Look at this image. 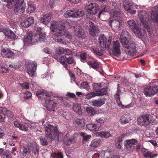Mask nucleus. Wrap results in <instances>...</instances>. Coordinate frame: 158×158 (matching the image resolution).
<instances>
[{"label":"nucleus","mask_w":158,"mask_h":158,"mask_svg":"<svg viewBox=\"0 0 158 158\" xmlns=\"http://www.w3.org/2000/svg\"><path fill=\"white\" fill-rule=\"evenodd\" d=\"M89 85L87 82H83L81 83V88L84 89H87L89 87Z\"/></svg>","instance_id":"nucleus-62"},{"label":"nucleus","mask_w":158,"mask_h":158,"mask_svg":"<svg viewBox=\"0 0 158 158\" xmlns=\"http://www.w3.org/2000/svg\"><path fill=\"white\" fill-rule=\"evenodd\" d=\"M73 110L79 115L82 114L81 106L79 104H76L73 105Z\"/></svg>","instance_id":"nucleus-34"},{"label":"nucleus","mask_w":158,"mask_h":158,"mask_svg":"<svg viewBox=\"0 0 158 158\" xmlns=\"http://www.w3.org/2000/svg\"><path fill=\"white\" fill-rule=\"evenodd\" d=\"M110 152L108 150H102L100 151H98L97 152L95 153L92 155V158H99L100 156L102 158L105 157L106 156H109Z\"/></svg>","instance_id":"nucleus-14"},{"label":"nucleus","mask_w":158,"mask_h":158,"mask_svg":"<svg viewBox=\"0 0 158 158\" xmlns=\"http://www.w3.org/2000/svg\"><path fill=\"white\" fill-rule=\"evenodd\" d=\"M51 156L52 158H63V157L62 154L61 152L57 153H53L51 154Z\"/></svg>","instance_id":"nucleus-46"},{"label":"nucleus","mask_w":158,"mask_h":158,"mask_svg":"<svg viewBox=\"0 0 158 158\" xmlns=\"http://www.w3.org/2000/svg\"><path fill=\"white\" fill-rule=\"evenodd\" d=\"M55 50L56 53L60 55L63 54L64 48L59 46L56 47Z\"/></svg>","instance_id":"nucleus-45"},{"label":"nucleus","mask_w":158,"mask_h":158,"mask_svg":"<svg viewBox=\"0 0 158 158\" xmlns=\"http://www.w3.org/2000/svg\"><path fill=\"white\" fill-rule=\"evenodd\" d=\"M73 28L74 29L75 35L80 39H83L85 37V33L81 28H75L73 26Z\"/></svg>","instance_id":"nucleus-20"},{"label":"nucleus","mask_w":158,"mask_h":158,"mask_svg":"<svg viewBox=\"0 0 158 158\" xmlns=\"http://www.w3.org/2000/svg\"><path fill=\"white\" fill-rule=\"evenodd\" d=\"M138 141L135 139L126 140L124 142L126 149L130 151H133L135 149V145L137 144Z\"/></svg>","instance_id":"nucleus-9"},{"label":"nucleus","mask_w":158,"mask_h":158,"mask_svg":"<svg viewBox=\"0 0 158 158\" xmlns=\"http://www.w3.org/2000/svg\"><path fill=\"white\" fill-rule=\"evenodd\" d=\"M123 4L125 10L131 14L135 13L136 10L133 9V2L130 0H123Z\"/></svg>","instance_id":"nucleus-10"},{"label":"nucleus","mask_w":158,"mask_h":158,"mask_svg":"<svg viewBox=\"0 0 158 158\" xmlns=\"http://www.w3.org/2000/svg\"><path fill=\"white\" fill-rule=\"evenodd\" d=\"M20 85L22 89H28L29 88V85L27 82H25L20 83Z\"/></svg>","instance_id":"nucleus-54"},{"label":"nucleus","mask_w":158,"mask_h":158,"mask_svg":"<svg viewBox=\"0 0 158 158\" xmlns=\"http://www.w3.org/2000/svg\"><path fill=\"white\" fill-rule=\"evenodd\" d=\"M6 113L8 117H11V112L7 110L6 108L2 107H0V121L4 122L5 120V113Z\"/></svg>","instance_id":"nucleus-16"},{"label":"nucleus","mask_w":158,"mask_h":158,"mask_svg":"<svg viewBox=\"0 0 158 158\" xmlns=\"http://www.w3.org/2000/svg\"><path fill=\"white\" fill-rule=\"evenodd\" d=\"M158 92V87L148 86L145 87L143 90L144 94L146 97L152 96Z\"/></svg>","instance_id":"nucleus-8"},{"label":"nucleus","mask_w":158,"mask_h":158,"mask_svg":"<svg viewBox=\"0 0 158 158\" xmlns=\"http://www.w3.org/2000/svg\"><path fill=\"white\" fill-rule=\"evenodd\" d=\"M38 146L35 144L33 145L32 147V150H33V152L34 154H36L38 152Z\"/></svg>","instance_id":"nucleus-58"},{"label":"nucleus","mask_w":158,"mask_h":158,"mask_svg":"<svg viewBox=\"0 0 158 158\" xmlns=\"http://www.w3.org/2000/svg\"><path fill=\"white\" fill-rule=\"evenodd\" d=\"M73 140L70 139H68L67 136L64 137V142L66 145H69L71 144L73 141Z\"/></svg>","instance_id":"nucleus-44"},{"label":"nucleus","mask_w":158,"mask_h":158,"mask_svg":"<svg viewBox=\"0 0 158 158\" xmlns=\"http://www.w3.org/2000/svg\"><path fill=\"white\" fill-rule=\"evenodd\" d=\"M99 9V6L97 4L91 3L87 6L86 12L90 15H94L97 13Z\"/></svg>","instance_id":"nucleus-11"},{"label":"nucleus","mask_w":158,"mask_h":158,"mask_svg":"<svg viewBox=\"0 0 158 158\" xmlns=\"http://www.w3.org/2000/svg\"><path fill=\"white\" fill-rule=\"evenodd\" d=\"M32 96L31 93L28 91H27L24 94V98L26 99L30 98Z\"/></svg>","instance_id":"nucleus-57"},{"label":"nucleus","mask_w":158,"mask_h":158,"mask_svg":"<svg viewBox=\"0 0 158 158\" xmlns=\"http://www.w3.org/2000/svg\"><path fill=\"white\" fill-rule=\"evenodd\" d=\"M45 132L46 137L50 142L53 141L56 143L57 144L63 139V134L58 131L56 127L52 125L46 127H45Z\"/></svg>","instance_id":"nucleus-3"},{"label":"nucleus","mask_w":158,"mask_h":158,"mask_svg":"<svg viewBox=\"0 0 158 158\" xmlns=\"http://www.w3.org/2000/svg\"><path fill=\"white\" fill-rule=\"evenodd\" d=\"M56 102L53 100L45 98L44 106L48 110L53 111L54 108L56 106Z\"/></svg>","instance_id":"nucleus-12"},{"label":"nucleus","mask_w":158,"mask_h":158,"mask_svg":"<svg viewBox=\"0 0 158 158\" xmlns=\"http://www.w3.org/2000/svg\"><path fill=\"white\" fill-rule=\"evenodd\" d=\"M25 64L27 66V71L29 75L31 77L36 76V70L37 64L35 62H29L28 60H26Z\"/></svg>","instance_id":"nucleus-7"},{"label":"nucleus","mask_w":158,"mask_h":158,"mask_svg":"<svg viewBox=\"0 0 158 158\" xmlns=\"http://www.w3.org/2000/svg\"><path fill=\"white\" fill-rule=\"evenodd\" d=\"M25 5L16 4L14 9V11L16 14H21L25 11Z\"/></svg>","instance_id":"nucleus-23"},{"label":"nucleus","mask_w":158,"mask_h":158,"mask_svg":"<svg viewBox=\"0 0 158 158\" xmlns=\"http://www.w3.org/2000/svg\"><path fill=\"white\" fill-rule=\"evenodd\" d=\"M107 88L106 87L105 88H102L100 90L96 91L97 96L106 95L107 94Z\"/></svg>","instance_id":"nucleus-35"},{"label":"nucleus","mask_w":158,"mask_h":158,"mask_svg":"<svg viewBox=\"0 0 158 158\" xmlns=\"http://www.w3.org/2000/svg\"><path fill=\"white\" fill-rule=\"evenodd\" d=\"M4 32H5V35L7 36L9 39L15 40L17 38V36L12 31L10 30L7 29V30H5Z\"/></svg>","instance_id":"nucleus-29"},{"label":"nucleus","mask_w":158,"mask_h":158,"mask_svg":"<svg viewBox=\"0 0 158 158\" xmlns=\"http://www.w3.org/2000/svg\"><path fill=\"white\" fill-rule=\"evenodd\" d=\"M62 25L65 26V27L68 28H72V22L71 21L69 22H66L65 23V24H63L61 23Z\"/></svg>","instance_id":"nucleus-61"},{"label":"nucleus","mask_w":158,"mask_h":158,"mask_svg":"<svg viewBox=\"0 0 158 158\" xmlns=\"http://www.w3.org/2000/svg\"><path fill=\"white\" fill-rule=\"evenodd\" d=\"M28 6V7L27 9V11L28 13H31L35 10V8L31 4H29Z\"/></svg>","instance_id":"nucleus-50"},{"label":"nucleus","mask_w":158,"mask_h":158,"mask_svg":"<svg viewBox=\"0 0 158 158\" xmlns=\"http://www.w3.org/2000/svg\"><path fill=\"white\" fill-rule=\"evenodd\" d=\"M102 85L101 83H95L93 85V89L95 90L98 91L102 87Z\"/></svg>","instance_id":"nucleus-51"},{"label":"nucleus","mask_w":158,"mask_h":158,"mask_svg":"<svg viewBox=\"0 0 158 158\" xmlns=\"http://www.w3.org/2000/svg\"><path fill=\"white\" fill-rule=\"evenodd\" d=\"M121 42L123 47L129 50L128 52L131 54L136 52L135 44L133 41L130 40L129 38L128 33L127 31H123L120 38Z\"/></svg>","instance_id":"nucleus-4"},{"label":"nucleus","mask_w":158,"mask_h":158,"mask_svg":"<svg viewBox=\"0 0 158 158\" xmlns=\"http://www.w3.org/2000/svg\"><path fill=\"white\" fill-rule=\"evenodd\" d=\"M95 122L97 123L102 124L105 123V119L103 118H97L95 119Z\"/></svg>","instance_id":"nucleus-60"},{"label":"nucleus","mask_w":158,"mask_h":158,"mask_svg":"<svg viewBox=\"0 0 158 158\" xmlns=\"http://www.w3.org/2000/svg\"><path fill=\"white\" fill-rule=\"evenodd\" d=\"M80 135L83 137L82 140L83 143H85L91 137L90 135H87L86 133L84 132H81Z\"/></svg>","instance_id":"nucleus-39"},{"label":"nucleus","mask_w":158,"mask_h":158,"mask_svg":"<svg viewBox=\"0 0 158 158\" xmlns=\"http://www.w3.org/2000/svg\"><path fill=\"white\" fill-rule=\"evenodd\" d=\"M89 29L90 34L93 35L95 34V33L97 32L98 30L97 27L91 21L89 22Z\"/></svg>","instance_id":"nucleus-27"},{"label":"nucleus","mask_w":158,"mask_h":158,"mask_svg":"<svg viewBox=\"0 0 158 158\" xmlns=\"http://www.w3.org/2000/svg\"><path fill=\"white\" fill-rule=\"evenodd\" d=\"M116 98V102L118 103V106H120L122 108H123L124 105H123L121 103L120 101V96H115Z\"/></svg>","instance_id":"nucleus-63"},{"label":"nucleus","mask_w":158,"mask_h":158,"mask_svg":"<svg viewBox=\"0 0 158 158\" xmlns=\"http://www.w3.org/2000/svg\"><path fill=\"white\" fill-rule=\"evenodd\" d=\"M75 125L79 127H83L85 124V120L84 118H77L75 121Z\"/></svg>","instance_id":"nucleus-33"},{"label":"nucleus","mask_w":158,"mask_h":158,"mask_svg":"<svg viewBox=\"0 0 158 158\" xmlns=\"http://www.w3.org/2000/svg\"><path fill=\"white\" fill-rule=\"evenodd\" d=\"M1 54L3 57L8 58H12L15 53L11 50L8 48H3L1 51Z\"/></svg>","instance_id":"nucleus-15"},{"label":"nucleus","mask_w":158,"mask_h":158,"mask_svg":"<svg viewBox=\"0 0 158 158\" xmlns=\"http://www.w3.org/2000/svg\"><path fill=\"white\" fill-rule=\"evenodd\" d=\"M26 124H21L19 129L22 131H27L28 130Z\"/></svg>","instance_id":"nucleus-59"},{"label":"nucleus","mask_w":158,"mask_h":158,"mask_svg":"<svg viewBox=\"0 0 158 158\" xmlns=\"http://www.w3.org/2000/svg\"><path fill=\"white\" fill-rule=\"evenodd\" d=\"M101 142L99 139H95L93 140L89 145V149L93 150L94 149L99 147L101 145Z\"/></svg>","instance_id":"nucleus-19"},{"label":"nucleus","mask_w":158,"mask_h":158,"mask_svg":"<svg viewBox=\"0 0 158 158\" xmlns=\"http://www.w3.org/2000/svg\"><path fill=\"white\" fill-rule=\"evenodd\" d=\"M99 44V48L102 52L105 51L106 49L110 52L112 53L115 56L118 57L121 54L120 44L118 41L113 42L111 45H110L112 41V38L109 37L108 40L106 37L103 34H101L98 38Z\"/></svg>","instance_id":"nucleus-2"},{"label":"nucleus","mask_w":158,"mask_h":158,"mask_svg":"<svg viewBox=\"0 0 158 158\" xmlns=\"http://www.w3.org/2000/svg\"><path fill=\"white\" fill-rule=\"evenodd\" d=\"M86 127L89 131L95 132L101 129V125L97 123H89L87 124Z\"/></svg>","instance_id":"nucleus-21"},{"label":"nucleus","mask_w":158,"mask_h":158,"mask_svg":"<svg viewBox=\"0 0 158 158\" xmlns=\"http://www.w3.org/2000/svg\"><path fill=\"white\" fill-rule=\"evenodd\" d=\"M127 136L125 134L120 135V136L117 137L115 140V144L116 148L118 149H120L122 146V142L123 139Z\"/></svg>","instance_id":"nucleus-18"},{"label":"nucleus","mask_w":158,"mask_h":158,"mask_svg":"<svg viewBox=\"0 0 158 158\" xmlns=\"http://www.w3.org/2000/svg\"><path fill=\"white\" fill-rule=\"evenodd\" d=\"M24 43L28 44H33V40L32 37V34L31 33H28L24 37Z\"/></svg>","instance_id":"nucleus-30"},{"label":"nucleus","mask_w":158,"mask_h":158,"mask_svg":"<svg viewBox=\"0 0 158 158\" xmlns=\"http://www.w3.org/2000/svg\"><path fill=\"white\" fill-rule=\"evenodd\" d=\"M80 57L81 61L85 62L86 61V53L84 52L81 53L80 55Z\"/></svg>","instance_id":"nucleus-52"},{"label":"nucleus","mask_w":158,"mask_h":158,"mask_svg":"<svg viewBox=\"0 0 158 158\" xmlns=\"http://www.w3.org/2000/svg\"><path fill=\"white\" fill-rule=\"evenodd\" d=\"M129 120L127 118L123 117L121 118L119 121L120 123L122 125H124L129 122Z\"/></svg>","instance_id":"nucleus-49"},{"label":"nucleus","mask_w":158,"mask_h":158,"mask_svg":"<svg viewBox=\"0 0 158 158\" xmlns=\"http://www.w3.org/2000/svg\"><path fill=\"white\" fill-rule=\"evenodd\" d=\"M86 111L90 116H92L96 114V111L95 109L92 107H87L86 108Z\"/></svg>","instance_id":"nucleus-40"},{"label":"nucleus","mask_w":158,"mask_h":158,"mask_svg":"<svg viewBox=\"0 0 158 158\" xmlns=\"http://www.w3.org/2000/svg\"><path fill=\"white\" fill-rule=\"evenodd\" d=\"M74 9L72 10H68L64 15V16L66 18L70 17L74 18Z\"/></svg>","instance_id":"nucleus-37"},{"label":"nucleus","mask_w":158,"mask_h":158,"mask_svg":"<svg viewBox=\"0 0 158 158\" xmlns=\"http://www.w3.org/2000/svg\"><path fill=\"white\" fill-rule=\"evenodd\" d=\"M40 139L42 145L44 146L48 144V141L45 138L40 137Z\"/></svg>","instance_id":"nucleus-56"},{"label":"nucleus","mask_w":158,"mask_h":158,"mask_svg":"<svg viewBox=\"0 0 158 158\" xmlns=\"http://www.w3.org/2000/svg\"><path fill=\"white\" fill-rule=\"evenodd\" d=\"M68 114V112H66L63 110H60L59 111L58 114L60 116L63 117L65 118L66 119V116Z\"/></svg>","instance_id":"nucleus-48"},{"label":"nucleus","mask_w":158,"mask_h":158,"mask_svg":"<svg viewBox=\"0 0 158 158\" xmlns=\"http://www.w3.org/2000/svg\"><path fill=\"white\" fill-rule=\"evenodd\" d=\"M152 122V116L148 114H143L139 116L137 119L138 125L145 127L150 125Z\"/></svg>","instance_id":"nucleus-5"},{"label":"nucleus","mask_w":158,"mask_h":158,"mask_svg":"<svg viewBox=\"0 0 158 158\" xmlns=\"http://www.w3.org/2000/svg\"><path fill=\"white\" fill-rule=\"evenodd\" d=\"M32 37L33 44H34L35 43L43 41L45 37V36L44 35H42L41 36L40 35L35 34L34 35H32Z\"/></svg>","instance_id":"nucleus-26"},{"label":"nucleus","mask_w":158,"mask_h":158,"mask_svg":"<svg viewBox=\"0 0 158 158\" xmlns=\"http://www.w3.org/2000/svg\"><path fill=\"white\" fill-rule=\"evenodd\" d=\"M151 18L154 22L158 23V5L155 6L152 9Z\"/></svg>","instance_id":"nucleus-22"},{"label":"nucleus","mask_w":158,"mask_h":158,"mask_svg":"<svg viewBox=\"0 0 158 158\" xmlns=\"http://www.w3.org/2000/svg\"><path fill=\"white\" fill-rule=\"evenodd\" d=\"M34 20L33 17H29L27 19L21 23L20 24L22 26L25 27H28L29 26L32 24L34 23Z\"/></svg>","instance_id":"nucleus-24"},{"label":"nucleus","mask_w":158,"mask_h":158,"mask_svg":"<svg viewBox=\"0 0 158 158\" xmlns=\"http://www.w3.org/2000/svg\"><path fill=\"white\" fill-rule=\"evenodd\" d=\"M59 60L66 69H68V65L66 63L67 58L65 56H61L59 58Z\"/></svg>","instance_id":"nucleus-36"},{"label":"nucleus","mask_w":158,"mask_h":158,"mask_svg":"<svg viewBox=\"0 0 158 158\" xmlns=\"http://www.w3.org/2000/svg\"><path fill=\"white\" fill-rule=\"evenodd\" d=\"M143 156L145 157H150V158H153L154 157H156V155L155 154L153 155L152 152L148 151L144 153L143 155Z\"/></svg>","instance_id":"nucleus-47"},{"label":"nucleus","mask_w":158,"mask_h":158,"mask_svg":"<svg viewBox=\"0 0 158 158\" xmlns=\"http://www.w3.org/2000/svg\"><path fill=\"white\" fill-rule=\"evenodd\" d=\"M112 5L115 8H117L120 7L121 3L116 1L112 2Z\"/></svg>","instance_id":"nucleus-64"},{"label":"nucleus","mask_w":158,"mask_h":158,"mask_svg":"<svg viewBox=\"0 0 158 158\" xmlns=\"http://www.w3.org/2000/svg\"><path fill=\"white\" fill-rule=\"evenodd\" d=\"M102 10H100L99 12L98 16V18H99L100 16L103 12H108L109 10V7L107 6H104L102 7Z\"/></svg>","instance_id":"nucleus-41"},{"label":"nucleus","mask_w":158,"mask_h":158,"mask_svg":"<svg viewBox=\"0 0 158 158\" xmlns=\"http://www.w3.org/2000/svg\"><path fill=\"white\" fill-rule=\"evenodd\" d=\"M138 16L141 22L144 27L147 26V21L148 20V15L146 11H142L139 13Z\"/></svg>","instance_id":"nucleus-13"},{"label":"nucleus","mask_w":158,"mask_h":158,"mask_svg":"<svg viewBox=\"0 0 158 158\" xmlns=\"http://www.w3.org/2000/svg\"><path fill=\"white\" fill-rule=\"evenodd\" d=\"M74 18H79L83 16L84 14L83 11L79 10L77 9H74Z\"/></svg>","instance_id":"nucleus-38"},{"label":"nucleus","mask_w":158,"mask_h":158,"mask_svg":"<svg viewBox=\"0 0 158 158\" xmlns=\"http://www.w3.org/2000/svg\"><path fill=\"white\" fill-rule=\"evenodd\" d=\"M87 64L89 65L94 69H97L99 67V64L97 61L94 59L92 60L89 61L87 62Z\"/></svg>","instance_id":"nucleus-32"},{"label":"nucleus","mask_w":158,"mask_h":158,"mask_svg":"<svg viewBox=\"0 0 158 158\" xmlns=\"http://www.w3.org/2000/svg\"><path fill=\"white\" fill-rule=\"evenodd\" d=\"M23 153L24 155H26L29 153V149L27 145H24L23 147Z\"/></svg>","instance_id":"nucleus-53"},{"label":"nucleus","mask_w":158,"mask_h":158,"mask_svg":"<svg viewBox=\"0 0 158 158\" xmlns=\"http://www.w3.org/2000/svg\"><path fill=\"white\" fill-rule=\"evenodd\" d=\"M9 70L8 69L4 66L3 64L0 63V73H7L8 72Z\"/></svg>","instance_id":"nucleus-43"},{"label":"nucleus","mask_w":158,"mask_h":158,"mask_svg":"<svg viewBox=\"0 0 158 158\" xmlns=\"http://www.w3.org/2000/svg\"><path fill=\"white\" fill-rule=\"evenodd\" d=\"M50 29L53 32L52 38L56 42L63 44H67L68 41L62 38V36L64 35L68 39H71V34L67 32L65 29V26L62 24L60 21L53 20L51 21Z\"/></svg>","instance_id":"nucleus-1"},{"label":"nucleus","mask_w":158,"mask_h":158,"mask_svg":"<svg viewBox=\"0 0 158 158\" xmlns=\"http://www.w3.org/2000/svg\"><path fill=\"white\" fill-rule=\"evenodd\" d=\"M108 23L110 26L115 30H119L121 26L122 25V22L121 20H114L112 21L109 20Z\"/></svg>","instance_id":"nucleus-17"},{"label":"nucleus","mask_w":158,"mask_h":158,"mask_svg":"<svg viewBox=\"0 0 158 158\" xmlns=\"http://www.w3.org/2000/svg\"><path fill=\"white\" fill-rule=\"evenodd\" d=\"M97 135L101 138H108L110 137L111 135L109 131H103L98 132Z\"/></svg>","instance_id":"nucleus-31"},{"label":"nucleus","mask_w":158,"mask_h":158,"mask_svg":"<svg viewBox=\"0 0 158 158\" xmlns=\"http://www.w3.org/2000/svg\"><path fill=\"white\" fill-rule=\"evenodd\" d=\"M127 23L129 27L137 36L139 38L142 37L143 35L141 32V29L134 20L131 19L128 20Z\"/></svg>","instance_id":"nucleus-6"},{"label":"nucleus","mask_w":158,"mask_h":158,"mask_svg":"<svg viewBox=\"0 0 158 158\" xmlns=\"http://www.w3.org/2000/svg\"><path fill=\"white\" fill-rule=\"evenodd\" d=\"M51 13H48L44 15L41 19V22L45 24H48L50 21L52 16Z\"/></svg>","instance_id":"nucleus-28"},{"label":"nucleus","mask_w":158,"mask_h":158,"mask_svg":"<svg viewBox=\"0 0 158 158\" xmlns=\"http://www.w3.org/2000/svg\"><path fill=\"white\" fill-rule=\"evenodd\" d=\"M41 28L40 27H37L35 28V30L36 32V34L37 35H40L41 36L42 35H44L45 36V34H42L41 31Z\"/></svg>","instance_id":"nucleus-55"},{"label":"nucleus","mask_w":158,"mask_h":158,"mask_svg":"<svg viewBox=\"0 0 158 158\" xmlns=\"http://www.w3.org/2000/svg\"><path fill=\"white\" fill-rule=\"evenodd\" d=\"M95 96H97L96 91L87 94L86 95V98L89 99Z\"/></svg>","instance_id":"nucleus-42"},{"label":"nucleus","mask_w":158,"mask_h":158,"mask_svg":"<svg viewBox=\"0 0 158 158\" xmlns=\"http://www.w3.org/2000/svg\"><path fill=\"white\" fill-rule=\"evenodd\" d=\"M105 102V99L102 98L98 100H92L91 102V104L94 106L100 107L104 104Z\"/></svg>","instance_id":"nucleus-25"}]
</instances>
